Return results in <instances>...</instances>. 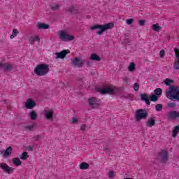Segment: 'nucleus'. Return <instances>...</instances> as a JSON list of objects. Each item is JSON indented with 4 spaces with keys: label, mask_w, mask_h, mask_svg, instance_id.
<instances>
[{
    "label": "nucleus",
    "mask_w": 179,
    "mask_h": 179,
    "mask_svg": "<svg viewBox=\"0 0 179 179\" xmlns=\"http://www.w3.org/2000/svg\"><path fill=\"white\" fill-rule=\"evenodd\" d=\"M67 12H69L70 13H76V9L73 6H71L68 8Z\"/></svg>",
    "instance_id": "c756f323"
},
{
    "label": "nucleus",
    "mask_w": 179,
    "mask_h": 179,
    "mask_svg": "<svg viewBox=\"0 0 179 179\" xmlns=\"http://www.w3.org/2000/svg\"><path fill=\"white\" fill-rule=\"evenodd\" d=\"M134 89L136 92H138V90H139V84L138 83H134Z\"/></svg>",
    "instance_id": "a19ab883"
},
{
    "label": "nucleus",
    "mask_w": 179,
    "mask_h": 179,
    "mask_svg": "<svg viewBox=\"0 0 179 179\" xmlns=\"http://www.w3.org/2000/svg\"><path fill=\"white\" fill-rule=\"evenodd\" d=\"M104 152H106V153L109 155V153H110V148H108V147H104Z\"/></svg>",
    "instance_id": "49530a36"
},
{
    "label": "nucleus",
    "mask_w": 179,
    "mask_h": 179,
    "mask_svg": "<svg viewBox=\"0 0 179 179\" xmlns=\"http://www.w3.org/2000/svg\"><path fill=\"white\" fill-rule=\"evenodd\" d=\"M162 93H163V90H162V88H157L154 91V94H155L157 96H162Z\"/></svg>",
    "instance_id": "bb28decb"
},
{
    "label": "nucleus",
    "mask_w": 179,
    "mask_h": 179,
    "mask_svg": "<svg viewBox=\"0 0 179 179\" xmlns=\"http://www.w3.org/2000/svg\"><path fill=\"white\" fill-rule=\"evenodd\" d=\"M138 23L140 26H145V23H146V21L145 20H141Z\"/></svg>",
    "instance_id": "c03bdc74"
},
{
    "label": "nucleus",
    "mask_w": 179,
    "mask_h": 179,
    "mask_svg": "<svg viewBox=\"0 0 179 179\" xmlns=\"http://www.w3.org/2000/svg\"><path fill=\"white\" fill-rule=\"evenodd\" d=\"M27 150L32 151L33 150V147H31V146L27 147Z\"/></svg>",
    "instance_id": "3c124183"
},
{
    "label": "nucleus",
    "mask_w": 179,
    "mask_h": 179,
    "mask_svg": "<svg viewBox=\"0 0 179 179\" xmlns=\"http://www.w3.org/2000/svg\"><path fill=\"white\" fill-rule=\"evenodd\" d=\"M113 177H115V175L114 174V171H108V178H113Z\"/></svg>",
    "instance_id": "4c0bfd02"
},
{
    "label": "nucleus",
    "mask_w": 179,
    "mask_h": 179,
    "mask_svg": "<svg viewBox=\"0 0 179 179\" xmlns=\"http://www.w3.org/2000/svg\"><path fill=\"white\" fill-rule=\"evenodd\" d=\"M168 107H169V108L176 107V103L171 102V103H168Z\"/></svg>",
    "instance_id": "a18cd8bd"
},
{
    "label": "nucleus",
    "mask_w": 179,
    "mask_h": 179,
    "mask_svg": "<svg viewBox=\"0 0 179 179\" xmlns=\"http://www.w3.org/2000/svg\"><path fill=\"white\" fill-rule=\"evenodd\" d=\"M146 127L152 128L156 125V117H150L145 123Z\"/></svg>",
    "instance_id": "f3484780"
},
{
    "label": "nucleus",
    "mask_w": 179,
    "mask_h": 179,
    "mask_svg": "<svg viewBox=\"0 0 179 179\" xmlns=\"http://www.w3.org/2000/svg\"><path fill=\"white\" fill-rule=\"evenodd\" d=\"M98 92L102 94H114V89L110 87L98 88Z\"/></svg>",
    "instance_id": "6e6552de"
},
{
    "label": "nucleus",
    "mask_w": 179,
    "mask_h": 179,
    "mask_svg": "<svg viewBox=\"0 0 179 179\" xmlns=\"http://www.w3.org/2000/svg\"><path fill=\"white\" fill-rule=\"evenodd\" d=\"M168 120H177L179 118V112L176 110H172L167 113Z\"/></svg>",
    "instance_id": "9b49d317"
},
{
    "label": "nucleus",
    "mask_w": 179,
    "mask_h": 179,
    "mask_svg": "<svg viewBox=\"0 0 179 179\" xmlns=\"http://www.w3.org/2000/svg\"><path fill=\"white\" fill-rule=\"evenodd\" d=\"M13 69V66L12 64H6L4 66V71H12Z\"/></svg>",
    "instance_id": "473e14b6"
},
{
    "label": "nucleus",
    "mask_w": 179,
    "mask_h": 179,
    "mask_svg": "<svg viewBox=\"0 0 179 179\" xmlns=\"http://www.w3.org/2000/svg\"><path fill=\"white\" fill-rule=\"evenodd\" d=\"M36 41L40 43V38L38 37V36H32L29 39V42L31 44V45H34V43H36Z\"/></svg>",
    "instance_id": "a211bd4d"
},
{
    "label": "nucleus",
    "mask_w": 179,
    "mask_h": 179,
    "mask_svg": "<svg viewBox=\"0 0 179 179\" xmlns=\"http://www.w3.org/2000/svg\"><path fill=\"white\" fill-rule=\"evenodd\" d=\"M124 179H134L133 178H124Z\"/></svg>",
    "instance_id": "864d4df0"
},
{
    "label": "nucleus",
    "mask_w": 179,
    "mask_h": 179,
    "mask_svg": "<svg viewBox=\"0 0 179 179\" xmlns=\"http://www.w3.org/2000/svg\"><path fill=\"white\" fill-rule=\"evenodd\" d=\"M80 129L82 131H85V129H86V124H82L80 127Z\"/></svg>",
    "instance_id": "09e8293b"
},
{
    "label": "nucleus",
    "mask_w": 179,
    "mask_h": 179,
    "mask_svg": "<svg viewBox=\"0 0 179 179\" xmlns=\"http://www.w3.org/2000/svg\"><path fill=\"white\" fill-rule=\"evenodd\" d=\"M37 28L39 30H47V29H50V25L45 23H38Z\"/></svg>",
    "instance_id": "6ab92c4d"
},
{
    "label": "nucleus",
    "mask_w": 179,
    "mask_h": 179,
    "mask_svg": "<svg viewBox=\"0 0 179 179\" xmlns=\"http://www.w3.org/2000/svg\"><path fill=\"white\" fill-rule=\"evenodd\" d=\"M140 97H141V100L142 101H145L147 106H150V97H149V95H148V94L146 93L141 94Z\"/></svg>",
    "instance_id": "dca6fc26"
},
{
    "label": "nucleus",
    "mask_w": 179,
    "mask_h": 179,
    "mask_svg": "<svg viewBox=\"0 0 179 179\" xmlns=\"http://www.w3.org/2000/svg\"><path fill=\"white\" fill-rule=\"evenodd\" d=\"M59 37L62 41H72L75 40V37L72 35L68 34V32L66 31H60Z\"/></svg>",
    "instance_id": "423d86ee"
},
{
    "label": "nucleus",
    "mask_w": 179,
    "mask_h": 179,
    "mask_svg": "<svg viewBox=\"0 0 179 179\" xmlns=\"http://www.w3.org/2000/svg\"><path fill=\"white\" fill-rule=\"evenodd\" d=\"M43 114L46 120H52L54 118V110L52 109L45 110Z\"/></svg>",
    "instance_id": "ddd939ff"
},
{
    "label": "nucleus",
    "mask_w": 179,
    "mask_h": 179,
    "mask_svg": "<svg viewBox=\"0 0 179 179\" xmlns=\"http://www.w3.org/2000/svg\"><path fill=\"white\" fill-rule=\"evenodd\" d=\"M128 70L129 72H134L135 71V63L131 62L128 67Z\"/></svg>",
    "instance_id": "7c9ffc66"
},
{
    "label": "nucleus",
    "mask_w": 179,
    "mask_h": 179,
    "mask_svg": "<svg viewBox=\"0 0 179 179\" xmlns=\"http://www.w3.org/2000/svg\"><path fill=\"white\" fill-rule=\"evenodd\" d=\"M162 163H166L169 160V152L167 150H162L159 152Z\"/></svg>",
    "instance_id": "9d476101"
},
{
    "label": "nucleus",
    "mask_w": 179,
    "mask_h": 179,
    "mask_svg": "<svg viewBox=\"0 0 179 179\" xmlns=\"http://www.w3.org/2000/svg\"><path fill=\"white\" fill-rule=\"evenodd\" d=\"M69 50H64L60 52L55 53V59H64L65 57H66V54H69Z\"/></svg>",
    "instance_id": "1a4fd4ad"
},
{
    "label": "nucleus",
    "mask_w": 179,
    "mask_h": 179,
    "mask_svg": "<svg viewBox=\"0 0 179 179\" xmlns=\"http://www.w3.org/2000/svg\"><path fill=\"white\" fill-rule=\"evenodd\" d=\"M114 27V23L113 22H109L108 24L101 25V24H96L94 25L91 27V30H99V31L96 32V34H103L104 31L106 30H110V29H113Z\"/></svg>",
    "instance_id": "f03ea898"
},
{
    "label": "nucleus",
    "mask_w": 179,
    "mask_h": 179,
    "mask_svg": "<svg viewBox=\"0 0 179 179\" xmlns=\"http://www.w3.org/2000/svg\"><path fill=\"white\" fill-rule=\"evenodd\" d=\"M0 143H1V141H0Z\"/></svg>",
    "instance_id": "5fc2aeb1"
},
{
    "label": "nucleus",
    "mask_w": 179,
    "mask_h": 179,
    "mask_svg": "<svg viewBox=\"0 0 179 179\" xmlns=\"http://www.w3.org/2000/svg\"><path fill=\"white\" fill-rule=\"evenodd\" d=\"M28 157L29 155H27V152H22V155H20V159H21V160H26Z\"/></svg>",
    "instance_id": "c85d7f7f"
},
{
    "label": "nucleus",
    "mask_w": 179,
    "mask_h": 179,
    "mask_svg": "<svg viewBox=\"0 0 179 179\" xmlns=\"http://www.w3.org/2000/svg\"><path fill=\"white\" fill-rule=\"evenodd\" d=\"M164 83H165L166 86H171V85H170V83H174V80H173L171 79L166 78L164 80Z\"/></svg>",
    "instance_id": "f704fd0d"
},
{
    "label": "nucleus",
    "mask_w": 179,
    "mask_h": 179,
    "mask_svg": "<svg viewBox=\"0 0 179 179\" xmlns=\"http://www.w3.org/2000/svg\"><path fill=\"white\" fill-rule=\"evenodd\" d=\"M174 51H175V56L176 57V58H178V59H179V49L174 48Z\"/></svg>",
    "instance_id": "ea45409f"
},
{
    "label": "nucleus",
    "mask_w": 179,
    "mask_h": 179,
    "mask_svg": "<svg viewBox=\"0 0 179 179\" xmlns=\"http://www.w3.org/2000/svg\"><path fill=\"white\" fill-rule=\"evenodd\" d=\"M36 123H34L32 125L24 126V129H26V131H28L30 132V131H33V129H34V128H36Z\"/></svg>",
    "instance_id": "b1692460"
},
{
    "label": "nucleus",
    "mask_w": 179,
    "mask_h": 179,
    "mask_svg": "<svg viewBox=\"0 0 179 179\" xmlns=\"http://www.w3.org/2000/svg\"><path fill=\"white\" fill-rule=\"evenodd\" d=\"M156 111H163V105L159 103L155 106Z\"/></svg>",
    "instance_id": "c9c22d12"
},
{
    "label": "nucleus",
    "mask_w": 179,
    "mask_h": 179,
    "mask_svg": "<svg viewBox=\"0 0 179 179\" xmlns=\"http://www.w3.org/2000/svg\"><path fill=\"white\" fill-rule=\"evenodd\" d=\"M88 103L91 107V108H99L100 107V104H99L96 101V98L92 97L88 99Z\"/></svg>",
    "instance_id": "f8f14e48"
},
{
    "label": "nucleus",
    "mask_w": 179,
    "mask_h": 179,
    "mask_svg": "<svg viewBox=\"0 0 179 179\" xmlns=\"http://www.w3.org/2000/svg\"><path fill=\"white\" fill-rule=\"evenodd\" d=\"M17 34H19V31H17V29H14L13 30V34L10 35V38H13L14 37H16V36H17Z\"/></svg>",
    "instance_id": "72a5a7b5"
},
{
    "label": "nucleus",
    "mask_w": 179,
    "mask_h": 179,
    "mask_svg": "<svg viewBox=\"0 0 179 179\" xmlns=\"http://www.w3.org/2000/svg\"><path fill=\"white\" fill-rule=\"evenodd\" d=\"M126 23L127 24H129V25L132 24L134 23V19L130 18V19L126 20Z\"/></svg>",
    "instance_id": "58836bf2"
},
{
    "label": "nucleus",
    "mask_w": 179,
    "mask_h": 179,
    "mask_svg": "<svg viewBox=\"0 0 179 179\" xmlns=\"http://www.w3.org/2000/svg\"><path fill=\"white\" fill-rule=\"evenodd\" d=\"M152 30L154 31H157V33H159V31H162V27L160 25H159L158 23L154 24L152 25Z\"/></svg>",
    "instance_id": "aec40b11"
},
{
    "label": "nucleus",
    "mask_w": 179,
    "mask_h": 179,
    "mask_svg": "<svg viewBox=\"0 0 179 179\" xmlns=\"http://www.w3.org/2000/svg\"><path fill=\"white\" fill-rule=\"evenodd\" d=\"M85 62H86V59H83L81 57H76L71 59V65L74 66V68H82Z\"/></svg>",
    "instance_id": "39448f33"
},
{
    "label": "nucleus",
    "mask_w": 179,
    "mask_h": 179,
    "mask_svg": "<svg viewBox=\"0 0 179 179\" xmlns=\"http://www.w3.org/2000/svg\"><path fill=\"white\" fill-rule=\"evenodd\" d=\"M178 132H179V125H177L174 127L172 133V136L173 138H176V136H177V135H178Z\"/></svg>",
    "instance_id": "393cba45"
},
{
    "label": "nucleus",
    "mask_w": 179,
    "mask_h": 179,
    "mask_svg": "<svg viewBox=\"0 0 179 179\" xmlns=\"http://www.w3.org/2000/svg\"><path fill=\"white\" fill-rule=\"evenodd\" d=\"M29 117L32 121L37 120V113L34 110L29 112Z\"/></svg>",
    "instance_id": "412c9836"
},
{
    "label": "nucleus",
    "mask_w": 179,
    "mask_h": 179,
    "mask_svg": "<svg viewBox=\"0 0 179 179\" xmlns=\"http://www.w3.org/2000/svg\"><path fill=\"white\" fill-rule=\"evenodd\" d=\"M0 169L3 170V173H6L7 174H12L13 170H15V168L10 167L6 163H0Z\"/></svg>",
    "instance_id": "0eeeda50"
},
{
    "label": "nucleus",
    "mask_w": 179,
    "mask_h": 179,
    "mask_svg": "<svg viewBox=\"0 0 179 179\" xmlns=\"http://www.w3.org/2000/svg\"><path fill=\"white\" fill-rule=\"evenodd\" d=\"M148 115L149 114L148 113L147 110L138 109L136 111V120L137 121V122H139L141 120H146Z\"/></svg>",
    "instance_id": "20e7f679"
},
{
    "label": "nucleus",
    "mask_w": 179,
    "mask_h": 179,
    "mask_svg": "<svg viewBox=\"0 0 179 179\" xmlns=\"http://www.w3.org/2000/svg\"><path fill=\"white\" fill-rule=\"evenodd\" d=\"M87 68H89V66H91L92 63L89 62V60H85Z\"/></svg>",
    "instance_id": "de8ad7c7"
},
{
    "label": "nucleus",
    "mask_w": 179,
    "mask_h": 179,
    "mask_svg": "<svg viewBox=\"0 0 179 179\" xmlns=\"http://www.w3.org/2000/svg\"><path fill=\"white\" fill-rule=\"evenodd\" d=\"M124 83H128V78H124L123 80Z\"/></svg>",
    "instance_id": "603ef678"
},
{
    "label": "nucleus",
    "mask_w": 179,
    "mask_h": 179,
    "mask_svg": "<svg viewBox=\"0 0 179 179\" xmlns=\"http://www.w3.org/2000/svg\"><path fill=\"white\" fill-rule=\"evenodd\" d=\"M25 107L28 110H32V108L36 107V102L31 99H28L25 103Z\"/></svg>",
    "instance_id": "2eb2a0df"
},
{
    "label": "nucleus",
    "mask_w": 179,
    "mask_h": 179,
    "mask_svg": "<svg viewBox=\"0 0 179 179\" xmlns=\"http://www.w3.org/2000/svg\"><path fill=\"white\" fill-rule=\"evenodd\" d=\"M50 9H52V10H59V5L58 4L51 5Z\"/></svg>",
    "instance_id": "e433bc0d"
},
{
    "label": "nucleus",
    "mask_w": 179,
    "mask_h": 179,
    "mask_svg": "<svg viewBox=\"0 0 179 179\" xmlns=\"http://www.w3.org/2000/svg\"><path fill=\"white\" fill-rule=\"evenodd\" d=\"M173 70L178 71L179 70V59L178 61L174 62L173 63Z\"/></svg>",
    "instance_id": "2f4dec72"
},
{
    "label": "nucleus",
    "mask_w": 179,
    "mask_h": 179,
    "mask_svg": "<svg viewBox=\"0 0 179 179\" xmlns=\"http://www.w3.org/2000/svg\"><path fill=\"white\" fill-rule=\"evenodd\" d=\"M13 150V148H12V147L9 146L6 150H1L0 152L4 157H9V156H10V155H12Z\"/></svg>",
    "instance_id": "4468645a"
},
{
    "label": "nucleus",
    "mask_w": 179,
    "mask_h": 179,
    "mask_svg": "<svg viewBox=\"0 0 179 179\" xmlns=\"http://www.w3.org/2000/svg\"><path fill=\"white\" fill-rule=\"evenodd\" d=\"M166 97L173 101H179V87L171 85L169 90L166 92Z\"/></svg>",
    "instance_id": "f257e3e1"
},
{
    "label": "nucleus",
    "mask_w": 179,
    "mask_h": 179,
    "mask_svg": "<svg viewBox=\"0 0 179 179\" xmlns=\"http://www.w3.org/2000/svg\"><path fill=\"white\" fill-rule=\"evenodd\" d=\"M48 72H50V68L45 64H38L34 69V73L37 76H44Z\"/></svg>",
    "instance_id": "7ed1b4c3"
},
{
    "label": "nucleus",
    "mask_w": 179,
    "mask_h": 179,
    "mask_svg": "<svg viewBox=\"0 0 179 179\" xmlns=\"http://www.w3.org/2000/svg\"><path fill=\"white\" fill-rule=\"evenodd\" d=\"M80 170H87V169H89V164L86 162H82L80 164Z\"/></svg>",
    "instance_id": "a878e982"
},
{
    "label": "nucleus",
    "mask_w": 179,
    "mask_h": 179,
    "mask_svg": "<svg viewBox=\"0 0 179 179\" xmlns=\"http://www.w3.org/2000/svg\"><path fill=\"white\" fill-rule=\"evenodd\" d=\"M13 163L17 167H19V166H22V161H20V159L19 158H13Z\"/></svg>",
    "instance_id": "4be33fe9"
},
{
    "label": "nucleus",
    "mask_w": 179,
    "mask_h": 179,
    "mask_svg": "<svg viewBox=\"0 0 179 179\" xmlns=\"http://www.w3.org/2000/svg\"><path fill=\"white\" fill-rule=\"evenodd\" d=\"M90 59H92V61H101V58L100 57V56L94 53L91 55Z\"/></svg>",
    "instance_id": "5701e85b"
},
{
    "label": "nucleus",
    "mask_w": 179,
    "mask_h": 179,
    "mask_svg": "<svg viewBox=\"0 0 179 179\" xmlns=\"http://www.w3.org/2000/svg\"><path fill=\"white\" fill-rule=\"evenodd\" d=\"M150 101L156 102V101H157V100H159V96H157V95H155V94H153L150 96Z\"/></svg>",
    "instance_id": "cd10ccee"
},
{
    "label": "nucleus",
    "mask_w": 179,
    "mask_h": 179,
    "mask_svg": "<svg viewBox=\"0 0 179 179\" xmlns=\"http://www.w3.org/2000/svg\"><path fill=\"white\" fill-rule=\"evenodd\" d=\"M164 54H165V51H164V50L162 49V50L159 52V57H160L161 58H164Z\"/></svg>",
    "instance_id": "37998d69"
},
{
    "label": "nucleus",
    "mask_w": 179,
    "mask_h": 179,
    "mask_svg": "<svg viewBox=\"0 0 179 179\" xmlns=\"http://www.w3.org/2000/svg\"><path fill=\"white\" fill-rule=\"evenodd\" d=\"M78 118L76 117H73L71 120L70 122H71V124H76L78 122Z\"/></svg>",
    "instance_id": "79ce46f5"
},
{
    "label": "nucleus",
    "mask_w": 179,
    "mask_h": 179,
    "mask_svg": "<svg viewBox=\"0 0 179 179\" xmlns=\"http://www.w3.org/2000/svg\"><path fill=\"white\" fill-rule=\"evenodd\" d=\"M34 139H35V141H38L39 139H41V136L38 135V136H35L34 138Z\"/></svg>",
    "instance_id": "8fccbe9b"
}]
</instances>
